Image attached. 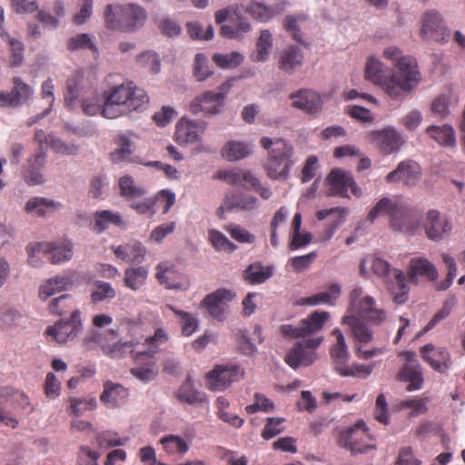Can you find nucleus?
<instances>
[{"instance_id":"nucleus-1","label":"nucleus","mask_w":465,"mask_h":465,"mask_svg":"<svg viewBox=\"0 0 465 465\" xmlns=\"http://www.w3.org/2000/svg\"><path fill=\"white\" fill-rule=\"evenodd\" d=\"M103 117L115 119L142 110L149 102L144 90L133 82L114 85L103 92Z\"/></svg>"},{"instance_id":"nucleus-2","label":"nucleus","mask_w":465,"mask_h":465,"mask_svg":"<svg viewBox=\"0 0 465 465\" xmlns=\"http://www.w3.org/2000/svg\"><path fill=\"white\" fill-rule=\"evenodd\" d=\"M387 215L393 231L414 234L421 228V214L406 205H374L364 223L371 224L378 216Z\"/></svg>"},{"instance_id":"nucleus-3","label":"nucleus","mask_w":465,"mask_h":465,"mask_svg":"<svg viewBox=\"0 0 465 465\" xmlns=\"http://www.w3.org/2000/svg\"><path fill=\"white\" fill-rule=\"evenodd\" d=\"M383 64L376 57H370L365 66V76L373 84L381 85L385 93L391 98H401L405 94L415 88V78L413 73H406L404 79L400 80L399 75L390 77L383 74Z\"/></svg>"},{"instance_id":"nucleus-4","label":"nucleus","mask_w":465,"mask_h":465,"mask_svg":"<svg viewBox=\"0 0 465 465\" xmlns=\"http://www.w3.org/2000/svg\"><path fill=\"white\" fill-rule=\"evenodd\" d=\"M332 334L336 338L335 343L330 349V355L334 371L342 377H357L365 379L371 375L373 364L349 363L350 352L345 338L339 329H335Z\"/></svg>"},{"instance_id":"nucleus-5","label":"nucleus","mask_w":465,"mask_h":465,"mask_svg":"<svg viewBox=\"0 0 465 465\" xmlns=\"http://www.w3.org/2000/svg\"><path fill=\"white\" fill-rule=\"evenodd\" d=\"M370 265L375 275L390 285L396 304H403L409 298L410 288L406 283V275L401 270L391 268V264L379 257L370 258Z\"/></svg>"},{"instance_id":"nucleus-6","label":"nucleus","mask_w":465,"mask_h":465,"mask_svg":"<svg viewBox=\"0 0 465 465\" xmlns=\"http://www.w3.org/2000/svg\"><path fill=\"white\" fill-rule=\"evenodd\" d=\"M338 444L352 454L364 453L376 449L375 439L370 434L365 422L361 420L340 433Z\"/></svg>"},{"instance_id":"nucleus-7","label":"nucleus","mask_w":465,"mask_h":465,"mask_svg":"<svg viewBox=\"0 0 465 465\" xmlns=\"http://www.w3.org/2000/svg\"><path fill=\"white\" fill-rule=\"evenodd\" d=\"M325 184L329 195L344 198H350V193L355 197L361 195V189L356 184L351 173L341 168L332 169L325 178Z\"/></svg>"},{"instance_id":"nucleus-8","label":"nucleus","mask_w":465,"mask_h":465,"mask_svg":"<svg viewBox=\"0 0 465 465\" xmlns=\"http://www.w3.org/2000/svg\"><path fill=\"white\" fill-rule=\"evenodd\" d=\"M215 22L221 25L220 34L229 39H242L251 30L249 21L231 8L215 13Z\"/></svg>"},{"instance_id":"nucleus-9","label":"nucleus","mask_w":465,"mask_h":465,"mask_svg":"<svg viewBox=\"0 0 465 465\" xmlns=\"http://www.w3.org/2000/svg\"><path fill=\"white\" fill-rule=\"evenodd\" d=\"M244 378V370L234 363L218 364L206 374L207 387L222 391Z\"/></svg>"},{"instance_id":"nucleus-10","label":"nucleus","mask_w":465,"mask_h":465,"mask_svg":"<svg viewBox=\"0 0 465 465\" xmlns=\"http://www.w3.org/2000/svg\"><path fill=\"white\" fill-rule=\"evenodd\" d=\"M230 85L225 83L219 87L218 92L206 91L197 96L190 104V111L194 114L203 113L207 115H215L223 112L226 92Z\"/></svg>"},{"instance_id":"nucleus-11","label":"nucleus","mask_w":465,"mask_h":465,"mask_svg":"<svg viewBox=\"0 0 465 465\" xmlns=\"http://www.w3.org/2000/svg\"><path fill=\"white\" fill-rule=\"evenodd\" d=\"M83 329L81 312L74 310L69 320H59L53 326L47 327L45 333L57 343L64 344L74 340Z\"/></svg>"},{"instance_id":"nucleus-12","label":"nucleus","mask_w":465,"mask_h":465,"mask_svg":"<svg viewBox=\"0 0 465 465\" xmlns=\"http://www.w3.org/2000/svg\"><path fill=\"white\" fill-rule=\"evenodd\" d=\"M403 358L404 363L401 368L397 377L398 380L407 382V391H413L422 388L424 378L421 366L413 351H402L400 354Z\"/></svg>"},{"instance_id":"nucleus-13","label":"nucleus","mask_w":465,"mask_h":465,"mask_svg":"<svg viewBox=\"0 0 465 465\" xmlns=\"http://www.w3.org/2000/svg\"><path fill=\"white\" fill-rule=\"evenodd\" d=\"M420 36L423 39H432L437 42H447L450 30L441 15L435 10L426 12L421 18Z\"/></svg>"},{"instance_id":"nucleus-14","label":"nucleus","mask_w":465,"mask_h":465,"mask_svg":"<svg viewBox=\"0 0 465 465\" xmlns=\"http://www.w3.org/2000/svg\"><path fill=\"white\" fill-rule=\"evenodd\" d=\"M93 89V82L84 73L77 71L66 81L65 105L74 110L77 103Z\"/></svg>"},{"instance_id":"nucleus-15","label":"nucleus","mask_w":465,"mask_h":465,"mask_svg":"<svg viewBox=\"0 0 465 465\" xmlns=\"http://www.w3.org/2000/svg\"><path fill=\"white\" fill-rule=\"evenodd\" d=\"M421 178V168L418 163L407 159L400 162L397 167L386 175L388 183H401L405 186H414Z\"/></svg>"},{"instance_id":"nucleus-16","label":"nucleus","mask_w":465,"mask_h":465,"mask_svg":"<svg viewBox=\"0 0 465 465\" xmlns=\"http://www.w3.org/2000/svg\"><path fill=\"white\" fill-rule=\"evenodd\" d=\"M371 139L379 151L385 155L397 153L404 143L402 134L392 126L373 132Z\"/></svg>"},{"instance_id":"nucleus-17","label":"nucleus","mask_w":465,"mask_h":465,"mask_svg":"<svg viewBox=\"0 0 465 465\" xmlns=\"http://www.w3.org/2000/svg\"><path fill=\"white\" fill-rule=\"evenodd\" d=\"M14 86L10 92H0V107L17 108L25 104L33 95V88L22 78L14 77Z\"/></svg>"},{"instance_id":"nucleus-18","label":"nucleus","mask_w":465,"mask_h":465,"mask_svg":"<svg viewBox=\"0 0 465 465\" xmlns=\"http://www.w3.org/2000/svg\"><path fill=\"white\" fill-rule=\"evenodd\" d=\"M383 56L394 63L397 71L392 74L393 75H399L401 80L404 79L403 75H406V73H413L415 87L418 85L420 82V73L417 69V62L413 57L402 55L401 50L396 46L385 48Z\"/></svg>"},{"instance_id":"nucleus-19","label":"nucleus","mask_w":465,"mask_h":465,"mask_svg":"<svg viewBox=\"0 0 465 465\" xmlns=\"http://www.w3.org/2000/svg\"><path fill=\"white\" fill-rule=\"evenodd\" d=\"M205 132V124L182 118L176 124L175 141L180 145L201 142Z\"/></svg>"},{"instance_id":"nucleus-20","label":"nucleus","mask_w":465,"mask_h":465,"mask_svg":"<svg viewBox=\"0 0 465 465\" xmlns=\"http://www.w3.org/2000/svg\"><path fill=\"white\" fill-rule=\"evenodd\" d=\"M407 275L410 282L418 284L420 279L433 282L438 278L436 266L425 257L416 256L410 260Z\"/></svg>"},{"instance_id":"nucleus-21","label":"nucleus","mask_w":465,"mask_h":465,"mask_svg":"<svg viewBox=\"0 0 465 465\" xmlns=\"http://www.w3.org/2000/svg\"><path fill=\"white\" fill-rule=\"evenodd\" d=\"M233 298L234 294L231 291L221 288L206 295L202 301L201 306L205 308L213 318L223 321L224 319V307Z\"/></svg>"},{"instance_id":"nucleus-22","label":"nucleus","mask_w":465,"mask_h":465,"mask_svg":"<svg viewBox=\"0 0 465 465\" xmlns=\"http://www.w3.org/2000/svg\"><path fill=\"white\" fill-rule=\"evenodd\" d=\"M420 352L424 361L438 372L443 373L451 366L450 355L445 348L428 343L420 349Z\"/></svg>"},{"instance_id":"nucleus-23","label":"nucleus","mask_w":465,"mask_h":465,"mask_svg":"<svg viewBox=\"0 0 465 465\" xmlns=\"http://www.w3.org/2000/svg\"><path fill=\"white\" fill-rule=\"evenodd\" d=\"M292 106L308 114L319 113L323 100L320 94L311 89H301L290 94Z\"/></svg>"},{"instance_id":"nucleus-24","label":"nucleus","mask_w":465,"mask_h":465,"mask_svg":"<svg viewBox=\"0 0 465 465\" xmlns=\"http://www.w3.org/2000/svg\"><path fill=\"white\" fill-rule=\"evenodd\" d=\"M117 11L122 17V30L134 31L143 26L146 19V11L135 4L117 5Z\"/></svg>"},{"instance_id":"nucleus-25","label":"nucleus","mask_w":465,"mask_h":465,"mask_svg":"<svg viewBox=\"0 0 465 465\" xmlns=\"http://www.w3.org/2000/svg\"><path fill=\"white\" fill-rule=\"evenodd\" d=\"M260 143L262 148L268 151V158L285 161L294 162L292 156L294 153L293 146L291 143L284 139H272L270 137H262Z\"/></svg>"},{"instance_id":"nucleus-26","label":"nucleus","mask_w":465,"mask_h":465,"mask_svg":"<svg viewBox=\"0 0 465 465\" xmlns=\"http://www.w3.org/2000/svg\"><path fill=\"white\" fill-rule=\"evenodd\" d=\"M423 227L428 238L434 241L441 239L445 233L451 230V224L447 217L440 215L436 210L428 212Z\"/></svg>"},{"instance_id":"nucleus-27","label":"nucleus","mask_w":465,"mask_h":465,"mask_svg":"<svg viewBox=\"0 0 465 465\" xmlns=\"http://www.w3.org/2000/svg\"><path fill=\"white\" fill-rule=\"evenodd\" d=\"M104 391L100 401L108 408H117L124 405L129 397V391L120 383L106 381L104 382Z\"/></svg>"},{"instance_id":"nucleus-28","label":"nucleus","mask_w":465,"mask_h":465,"mask_svg":"<svg viewBox=\"0 0 465 465\" xmlns=\"http://www.w3.org/2000/svg\"><path fill=\"white\" fill-rule=\"evenodd\" d=\"M134 361L136 364L142 363L143 366H136L130 370L132 375L136 377L142 381H150L154 379L155 372L153 371V357L145 351H137L134 355Z\"/></svg>"},{"instance_id":"nucleus-29","label":"nucleus","mask_w":465,"mask_h":465,"mask_svg":"<svg viewBox=\"0 0 465 465\" xmlns=\"http://www.w3.org/2000/svg\"><path fill=\"white\" fill-rule=\"evenodd\" d=\"M341 285L338 283H331L328 286L326 291L303 298L301 303L308 306H317L321 304L334 306L337 303L338 299L341 297Z\"/></svg>"},{"instance_id":"nucleus-30","label":"nucleus","mask_w":465,"mask_h":465,"mask_svg":"<svg viewBox=\"0 0 465 465\" xmlns=\"http://www.w3.org/2000/svg\"><path fill=\"white\" fill-rule=\"evenodd\" d=\"M46 163V153H36L27 160L25 173V181L29 185H39L45 183V177L41 170Z\"/></svg>"},{"instance_id":"nucleus-31","label":"nucleus","mask_w":465,"mask_h":465,"mask_svg":"<svg viewBox=\"0 0 465 465\" xmlns=\"http://www.w3.org/2000/svg\"><path fill=\"white\" fill-rule=\"evenodd\" d=\"M253 153V145L241 141H228L221 150L223 158L229 162H236L248 157Z\"/></svg>"},{"instance_id":"nucleus-32","label":"nucleus","mask_w":465,"mask_h":465,"mask_svg":"<svg viewBox=\"0 0 465 465\" xmlns=\"http://www.w3.org/2000/svg\"><path fill=\"white\" fill-rule=\"evenodd\" d=\"M303 54L297 45L288 46L283 50L279 59V68L288 74H292L302 67Z\"/></svg>"},{"instance_id":"nucleus-33","label":"nucleus","mask_w":465,"mask_h":465,"mask_svg":"<svg viewBox=\"0 0 465 465\" xmlns=\"http://www.w3.org/2000/svg\"><path fill=\"white\" fill-rule=\"evenodd\" d=\"M315 360L313 351L306 349L301 342H297L286 354L284 361L292 369L299 366H309Z\"/></svg>"},{"instance_id":"nucleus-34","label":"nucleus","mask_w":465,"mask_h":465,"mask_svg":"<svg viewBox=\"0 0 465 465\" xmlns=\"http://www.w3.org/2000/svg\"><path fill=\"white\" fill-rule=\"evenodd\" d=\"M252 177L251 172L241 168L221 170L214 176L215 179L236 187H248Z\"/></svg>"},{"instance_id":"nucleus-35","label":"nucleus","mask_w":465,"mask_h":465,"mask_svg":"<svg viewBox=\"0 0 465 465\" xmlns=\"http://www.w3.org/2000/svg\"><path fill=\"white\" fill-rule=\"evenodd\" d=\"M352 312L366 316L375 324H380L386 319L385 311L377 308L375 299L369 295H365L361 299L360 303L356 306Z\"/></svg>"},{"instance_id":"nucleus-36","label":"nucleus","mask_w":465,"mask_h":465,"mask_svg":"<svg viewBox=\"0 0 465 465\" xmlns=\"http://www.w3.org/2000/svg\"><path fill=\"white\" fill-rule=\"evenodd\" d=\"M342 323L350 327L354 339L361 344L369 343L372 340V331L362 319L355 315H345Z\"/></svg>"},{"instance_id":"nucleus-37","label":"nucleus","mask_w":465,"mask_h":465,"mask_svg":"<svg viewBox=\"0 0 465 465\" xmlns=\"http://www.w3.org/2000/svg\"><path fill=\"white\" fill-rule=\"evenodd\" d=\"M43 245H48L45 256L51 263L58 264L69 261L73 256V243L68 240L62 241L59 244L42 242Z\"/></svg>"},{"instance_id":"nucleus-38","label":"nucleus","mask_w":465,"mask_h":465,"mask_svg":"<svg viewBox=\"0 0 465 465\" xmlns=\"http://www.w3.org/2000/svg\"><path fill=\"white\" fill-rule=\"evenodd\" d=\"M175 397L180 402L188 405H196L207 402L205 394L194 388L191 379H187L181 384L175 392Z\"/></svg>"},{"instance_id":"nucleus-39","label":"nucleus","mask_w":465,"mask_h":465,"mask_svg":"<svg viewBox=\"0 0 465 465\" xmlns=\"http://www.w3.org/2000/svg\"><path fill=\"white\" fill-rule=\"evenodd\" d=\"M273 267L264 266L262 262H253L243 271V279L251 284H261L272 277Z\"/></svg>"},{"instance_id":"nucleus-40","label":"nucleus","mask_w":465,"mask_h":465,"mask_svg":"<svg viewBox=\"0 0 465 465\" xmlns=\"http://www.w3.org/2000/svg\"><path fill=\"white\" fill-rule=\"evenodd\" d=\"M117 148L111 153V160L114 163L131 161L134 144L129 134H121L115 138Z\"/></svg>"},{"instance_id":"nucleus-41","label":"nucleus","mask_w":465,"mask_h":465,"mask_svg":"<svg viewBox=\"0 0 465 465\" xmlns=\"http://www.w3.org/2000/svg\"><path fill=\"white\" fill-rule=\"evenodd\" d=\"M347 213V209L343 207H332L329 210L317 212L318 220H326L329 227V238L331 237L337 227L344 222Z\"/></svg>"},{"instance_id":"nucleus-42","label":"nucleus","mask_w":465,"mask_h":465,"mask_svg":"<svg viewBox=\"0 0 465 465\" xmlns=\"http://www.w3.org/2000/svg\"><path fill=\"white\" fill-rule=\"evenodd\" d=\"M165 309L173 312L179 318V324L183 336L189 337L198 330L199 321L193 314L179 310L172 304H166Z\"/></svg>"},{"instance_id":"nucleus-43","label":"nucleus","mask_w":465,"mask_h":465,"mask_svg":"<svg viewBox=\"0 0 465 465\" xmlns=\"http://www.w3.org/2000/svg\"><path fill=\"white\" fill-rule=\"evenodd\" d=\"M427 134L442 146H453L456 143L455 133L449 124L430 125L426 129Z\"/></svg>"},{"instance_id":"nucleus-44","label":"nucleus","mask_w":465,"mask_h":465,"mask_svg":"<svg viewBox=\"0 0 465 465\" xmlns=\"http://www.w3.org/2000/svg\"><path fill=\"white\" fill-rule=\"evenodd\" d=\"M330 313L325 311H315L306 319L301 321L305 337L321 331L330 319Z\"/></svg>"},{"instance_id":"nucleus-45","label":"nucleus","mask_w":465,"mask_h":465,"mask_svg":"<svg viewBox=\"0 0 465 465\" xmlns=\"http://www.w3.org/2000/svg\"><path fill=\"white\" fill-rule=\"evenodd\" d=\"M294 162L278 161L268 158L264 164L267 176L272 180L284 181L289 178L290 171Z\"/></svg>"},{"instance_id":"nucleus-46","label":"nucleus","mask_w":465,"mask_h":465,"mask_svg":"<svg viewBox=\"0 0 465 465\" xmlns=\"http://www.w3.org/2000/svg\"><path fill=\"white\" fill-rule=\"evenodd\" d=\"M71 284V281L67 276H56L50 278L45 283L42 284L39 289V297L45 301L56 292H60L67 289Z\"/></svg>"},{"instance_id":"nucleus-47","label":"nucleus","mask_w":465,"mask_h":465,"mask_svg":"<svg viewBox=\"0 0 465 465\" xmlns=\"http://www.w3.org/2000/svg\"><path fill=\"white\" fill-rule=\"evenodd\" d=\"M138 345V341L134 342V341H117L114 343L106 342L105 345H103V350L111 358L118 359L125 356L127 353H130L133 356L136 354L137 351H135V348Z\"/></svg>"},{"instance_id":"nucleus-48","label":"nucleus","mask_w":465,"mask_h":465,"mask_svg":"<svg viewBox=\"0 0 465 465\" xmlns=\"http://www.w3.org/2000/svg\"><path fill=\"white\" fill-rule=\"evenodd\" d=\"M244 10L254 19L260 22H267L280 13V10L277 7L268 6L256 1L250 2L244 7Z\"/></svg>"},{"instance_id":"nucleus-49","label":"nucleus","mask_w":465,"mask_h":465,"mask_svg":"<svg viewBox=\"0 0 465 465\" xmlns=\"http://www.w3.org/2000/svg\"><path fill=\"white\" fill-rule=\"evenodd\" d=\"M148 276V271L143 267H131L124 272V285L133 290L138 291L145 282Z\"/></svg>"},{"instance_id":"nucleus-50","label":"nucleus","mask_w":465,"mask_h":465,"mask_svg":"<svg viewBox=\"0 0 465 465\" xmlns=\"http://www.w3.org/2000/svg\"><path fill=\"white\" fill-rule=\"evenodd\" d=\"M272 47V35L269 30H262L256 44V51L252 54L255 62H265L269 58Z\"/></svg>"},{"instance_id":"nucleus-51","label":"nucleus","mask_w":465,"mask_h":465,"mask_svg":"<svg viewBox=\"0 0 465 465\" xmlns=\"http://www.w3.org/2000/svg\"><path fill=\"white\" fill-rule=\"evenodd\" d=\"M122 219L117 213L110 211L97 212L94 215V222L92 224V230L101 233L106 230L110 224L120 225Z\"/></svg>"},{"instance_id":"nucleus-52","label":"nucleus","mask_w":465,"mask_h":465,"mask_svg":"<svg viewBox=\"0 0 465 465\" xmlns=\"http://www.w3.org/2000/svg\"><path fill=\"white\" fill-rule=\"evenodd\" d=\"M193 73L195 79L199 82H203L213 74V71L205 54L201 53L196 54Z\"/></svg>"},{"instance_id":"nucleus-53","label":"nucleus","mask_w":465,"mask_h":465,"mask_svg":"<svg viewBox=\"0 0 465 465\" xmlns=\"http://www.w3.org/2000/svg\"><path fill=\"white\" fill-rule=\"evenodd\" d=\"M81 107L84 114L89 116L101 114L103 116L104 99L97 94L81 99Z\"/></svg>"},{"instance_id":"nucleus-54","label":"nucleus","mask_w":465,"mask_h":465,"mask_svg":"<svg viewBox=\"0 0 465 465\" xmlns=\"http://www.w3.org/2000/svg\"><path fill=\"white\" fill-rule=\"evenodd\" d=\"M119 187L121 194L128 199H135L144 194V190L137 186L134 180L130 175H124L119 179Z\"/></svg>"},{"instance_id":"nucleus-55","label":"nucleus","mask_w":465,"mask_h":465,"mask_svg":"<svg viewBox=\"0 0 465 465\" xmlns=\"http://www.w3.org/2000/svg\"><path fill=\"white\" fill-rule=\"evenodd\" d=\"M213 60L221 68H235L242 63L243 55L237 51L228 54H214Z\"/></svg>"},{"instance_id":"nucleus-56","label":"nucleus","mask_w":465,"mask_h":465,"mask_svg":"<svg viewBox=\"0 0 465 465\" xmlns=\"http://www.w3.org/2000/svg\"><path fill=\"white\" fill-rule=\"evenodd\" d=\"M74 302L72 297L68 294L61 295L58 298H54L49 304V311L54 315H64L71 310L74 311Z\"/></svg>"},{"instance_id":"nucleus-57","label":"nucleus","mask_w":465,"mask_h":465,"mask_svg":"<svg viewBox=\"0 0 465 465\" xmlns=\"http://www.w3.org/2000/svg\"><path fill=\"white\" fill-rule=\"evenodd\" d=\"M94 285L95 289L91 293V300L94 303H97L104 300H112L115 297L116 292L111 283L97 281Z\"/></svg>"},{"instance_id":"nucleus-58","label":"nucleus","mask_w":465,"mask_h":465,"mask_svg":"<svg viewBox=\"0 0 465 465\" xmlns=\"http://www.w3.org/2000/svg\"><path fill=\"white\" fill-rule=\"evenodd\" d=\"M160 442L169 453H185L189 450L187 442L179 436L168 435L162 438Z\"/></svg>"},{"instance_id":"nucleus-59","label":"nucleus","mask_w":465,"mask_h":465,"mask_svg":"<svg viewBox=\"0 0 465 465\" xmlns=\"http://www.w3.org/2000/svg\"><path fill=\"white\" fill-rule=\"evenodd\" d=\"M209 240L213 247L218 251L232 252L235 250L236 246L224 234L216 230L209 231Z\"/></svg>"},{"instance_id":"nucleus-60","label":"nucleus","mask_w":465,"mask_h":465,"mask_svg":"<svg viewBox=\"0 0 465 465\" xmlns=\"http://www.w3.org/2000/svg\"><path fill=\"white\" fill-rule=\"evenodd\" d=\"M254 402L245 407L248 414H254L258 411L269 412L274 409L273 402L261 393H255L253 396Z\"/></svg>"},{"instance_id":"nucleus-61","label":"nucleus","mask_w":465,"mask_h":465,"mask_svg":"<svg viewBox=\"0 0 465 465\" xmlns=\"http://www.w3.org/2000/svg\"><path fill=\"white\" fill-rule=\"evenodd\" d=\"M96 408V401L91 399H71L69 414L80 416L86 411H92Z\"/></svg>"},{"instance_id":"nucleus-62","label":"nucleus","mask_w":465,"mask_h":465,"mask_svg":"<svg viewBox=\"0 0 465 465\" xmlns=\"http://www.w3.org/2000/svg\"><path fill=\"white\" fill-rule=\"evenodd\" d=\"M167 341V332L163 329L158 328L155 330L154 334L153 336L146 338L145 344H143V346L147 345L148 350L144 351L146 352H149L151 356L153 357V354L158 351V347L165 343Z\"/></svg>"},{"instance_id":"nucleus-63","label":"nucleus","mask_w":465,"mask_h":465,"mask_svg":"<svg viewBox=\"0 0 465 465\" xmlns=\"http://www.w3.org/2000/svg\"><path fill=\"white\" fill-rule=\"evenodd\" d=\"M285 420L283 418H267L265 426L262 431L264 440H270L284 430L282 427Z\"/></svg>"},{"instance_id":"nucleus-64","label":"nucleus","mask_w":465,"mask_h":465,"mask_svg":"<svg viewBox=\"0 0 465 465\" xmlns=\"http://www.w3.org/2000/svg\"><path fill=\"white\" fill-rule=\"evenodd\" d=\"M100 453L88 446H81L76 458V465H98Z\"/></svg>"}]
</instances>
